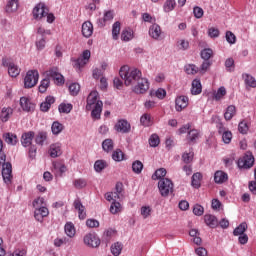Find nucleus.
Listing matches in <instances>:
<instances>
[{"instance_id":"393cba45","label":"nucleus","mask_w":256,"mask_h":256,"mask_svg":"<svg viewBox=\"0 0 256 256\" xmlns=\"http://www.w3.org/2000/svg\"><path fill=\"white\" fill-rule=\"evenodd\" d=\"M202 91H203V86L201 85V80L194 79L192 81V88H191L192 95H200Z\"/></svg>"},{"instance_id":"39448f33","label":"nucleus","mask_w":256,"mask_h":256,"mask_svg":"<svg viewBox=\"0 0 256 256\" xmlns=\"http://www.w3.org/2000/svg\"><path fill=\"white\" fill-rule=\"evenodd\" d=\"M255 165V157L251 151H247L245 155L238 160V167L240 169H251Z\"/></svg>"},{"instance_id":"338daca9","label":"nucleus","mask_w":256,"mask_h":256,"mask_svg":"<svg viewBox=\"0 0 256 256\" xmlns=\"http://www.w3.org/2000/svg\"><path fill=\"white\" fill-rule=\"evenodd\" d=\"M219 35H221V32L219 31V29L215 27H211L208 29V37H210L211 39H217Z\"/></svg>"},{"instance_id":"f03ea898","label":"nucleus","mask_w":256,"mask_h":256,"mask_svg":"<svg viewBox=\"0 0 256 256\" xmlns=\"http://www.w3.org/2000/svg\"><path fill=\"white\" fill-rule=\"evenodd\" d=\"M7 161V155L3 152V140L0 139V165H2V177L4 183L9 185L11 179H13V166Z\"/></svg>"},{"instance_id":"e2e57ef3","label":"nucleus","mask_w":256,"mask_h":256,"mask_svg":"<svg viewBox=\"0 0 256 256\" xmlns=\"http://www.w3.org/2000/svg\"><path fill=\"white\" fill-rule=\"evenodd\" d=\"M55 85H65V77L58 72L53 78Z\"/></svg>"},{"instance_id":"bf43d9fd","label":"nucleus","mask_w":256,"mask_h":256,"mask_svg":"<svg viewBox=\"0 0 256 256\" xmlns=\"http://www.w3.org/2000/svg\"><path fill=\"white\" fill-rule=\"evenodd\" d=\"M175 5H177L175 0H167L164 4V11L166 13H169L170 11H173V9H175Z\"/></svg>"},{"instance_id":"58836bf2","label":"nucleus","mask_w":256,"mask_h":256,"mask_svg":"<svg viewBox=\"0 0 256 256\" xmlns=\"http://www.w3.org/2000/svg\"><path fill=\"white\" fill-rule=\"evenodd\" d=\"M47 141V132H39L35 137V142L37 145L43 146Z\"/></svg>"},{"instance_id":"f704fd0d","label":"nucleus","mask_w":256,"mask_h":256,"mask_svg":"<svg viewBox=\"0 0 256 256\" xmlns=\"http://www.w3.org/2000/svg\"><path fill=\"white\" fill-rule=\"evenodd\" d=\"M123 251V244L120 242H116L111 246V253L114 256H120Z\"/></svg>"},{"instance_id":"774afa93","label":"nucleus","mask_w":256,"mask_h":256,"mask_svg":"<svg viewBox=\"0 0 256 256\" xmlns=\"http://www.w3.org/2000/svg\"><path fill=\"white\" fill-rule=\"evenodd\" d=\"M194 153L192 151L190 152H185L182 155V161L183 163L189 164L193 161Z\"/></svg>"},{"instance_id":"f257e3e1","label":"nucleus","mask_w":256,"mask_h":256,"mask_svg":"<svg viewBox=\"0 0 256 256\" xmlns=\"http://www.w3.org/2000/svg\"><path fill=\"white\" fill-rule=\"evenodd\" d=\"M119 75L124 80L126 87L137 85V81L142 78V73L139 69H130L128 65H124L120 68Z\"/></svg>"},{"instance_id":"a211bd4d","label":"nucleus","mask_w":256,"mask_h":256,"mask_svg":"<svg viewBox=\"0 0 256 256\" xmlns=\"http://www.w3.org/2000/svg\"><path fill=\"white\" fill-rule=\"evenodd\" d=\"M53 103H55V97L47 96L45 98V101L40 104V110L43 113H47V111H49V109H51V105H53Z\"/></svg>"},{"instance_id":"09e8293b","label":"nucleus","mask_w":256,"mask_h":256,"mask_svg":"<svg viewBox=\"0 0 256 256\" xmlns=\"http://www.w3.org/2000/svg\"><path fill=\"white\" fill-rule=\"evenodd\" d=\"M107 167V162L105 160H97L94 163V169L97 173H101V171H103V169H105Z\"/></svg>"},{"instance_id":"b1692460","label":"nucleus","mask_w":256,"mask_h":256,"mask_svg":"<svg viewBox=\"0 0 256 256\" xmlns=\"http://www.w3.org/2000/svg\"><path fill=\"white\" fill-rule=\"evenodd\" d=\"M204 221L208 227H211V229H215V227L219 225V221H217V217L211 214L205 215Z\"/></svg>"},{"instance_id":"ddd939ff","label":"nucleus","mask_w":256,"mask_h":256,"mask_svg":"<svg viewBox=\"0 0 256 256\" xmlns=\"http://www.w3.org/2000/svg\"><path fill=\"white\" fill-rule=\"evenodd\" d=\"M34 138H35V132L33 131L26 132L22 134L21 144L23 145V147H31V143Z\"/></svg>"},{"instance_id":"69168bd1","label":"nucleus","mask_w":256,"mask_h":256,"mask_svg":"<svg viewBox=\"0 0 256 256\" xmlns=\"http://www.w3.org/2000/svg\"><path fill=\"white\" fill-rule=\"evenodd\" d=\"M226 41L230 45H235L237 42V37L231 31H226Z\"/></svg>"},{"instance_id":"79ce46f5","label":"nucleus","mask_w":256,"mask_h":256,"mask_svg":"<svg viewBox=\"0 0 256 256\" xmlns=\"http://www.w3.org/2000/svg\"><path fill=\"white\" fill-rule=\"evenodd\" d=\"M184 71L187 75H197V73H199V68L194 64H188L184 67Z\"/></svg>"},{"instance_id":"052dcab7","label":"nucleus","mask_w":256,"mask_h":256,"mask_svg":"<svg viewBox=\"0 0 256 256\" xmlns=\"http://www.w3.org/2000/svg\"><path fill=\"white\" fill-rule=\"evenodd\" d=\"M79 91H81V86L79 85V83H72L69 86L70 95H73V96L78 95Z\"/></svg>"},{"instance_id":"bb28decb","label":"nucleus","mask_w":256,"mask_h":256,"mask_svg":"<svg viewBox=\"0 0 256 256\" xmlns=\"http://www.w3.org/2000/svg\"><path fill=\"white\" fill-rule=\"evenodd\" d=\"M201 179H203V175L199 172L192 175L191 185L194 189H199V187H201Z\"/></svg>"},{"instance_id":"ea45409f","label":"nucleus","mask_w":256,"mask_h":256,"mask_svg":"<svg viewBox=\"0 0 256 256\" xmlns=\"http://www.w3.org/2000/svg\"><path fill=\"white\" fill-rule=\"evenodd\" d=\"M49 85H51V80H49V78H44L38 87L39 92L46 93L47 89H49Z\"/></svg>"},{"instance_id":"680f3d73","label":"nucleus","mask_w":256,"mask_h":256,"mask_svg":"<svg viewBox=\"0 0 256 256\" xmlns=\"http://www.w3.org/2000/svg\"><path fill=\"white\" fill-rule=\"evenodd\" d=\"M150 95L151 96L155 95V97H157L158 99H165V97L167 96V91H165V89L163 88H159L158 90L155 91V93L151 91Z\"/></svg>"},{"instance_id":"9d476101","label":"nucleus","mask_w":256,"mask_h":256,"mask_svg":"<svg viewBox=\"0 0 256 256\" xmlns=\"http://www.w3.org/2000/svg\"><path fill=\"white\" fill-rule=\"evenodd\" d=\"M114 129L117 133H130L131 124L127 120L121 119L115 124Z\"/></svg>"},{"instance_id":"4be33fe9","label":"nucleus","mask_w":256,"mask_h":256,"mask_svg":"<svg viewBox=\"0 0 256 256\" xmlns=\"http://www.w3.org/2000/svg\"><path fill=\"white\" fill-rule=\"evenodd\" d=\"M186 139L190 145H195V143H197V139H199V130L192 129L188 131Z\"/></svg>"},{"instance_id":"5701e85b","label":"nucleus","mask_w":256,"mask_h":256,"mask_svg":"<svg viewBox=\"0 0 256 256\" xmlns=\"http://www.w3.org/2000/svg\"><path fill=\"white\" fill-rule=\"evenodd\" d=\"M235 115H237V108L235 107V105H230L226 108V111L224 113V119L225 121H231V119H233Z\"/></svg>"},{"instance_id":"3c124183","label":"nucleus","mask_w":256,"mask_h":256,"mask_svg":"<svg viewBox=\"0 0 256 256\" xmlns=\"http://www.w3.org/2000/svg\"><path fill=\"white\" fill-rule=\"evenodd\" d=\"M58 111H59V113H71V111H73V105L72 104L61 103L58 106Z\"/></svg>"},{"instance_id":"423d86ee","label":"nucleus","mask_w":256,"mask_h":256,"mask_svg":"<svg viewBox=\"0 0 256 256\" xmlns=\"http://www.w3.org/2000/svg\"><path fill=\"white\" fill-rule=\"evenodd\" d=\"M132 91L137 95H143V93H147V91H149V80L142 77L139 79V81L136 82L135 85H133Z\"/></svg>"},{"instance_id":"cd10ccee","label":"nucleus","mask_w":256,"mask_h":256,"mask_svg":"<svg viewBox=\"0 0 256 256\" xmlns=\"http://www.w3.org/2000/svg\"><path fill=\"white\" fill-rule=\"evenodd\" d=\"M3 139H4L5 143H7L8 145H17V141H19L17 139V135H15L13 133H5L3 135Z\"/></svg>"},{"instance_id":"a19ab883","label":"nucleus","mask_w":256,"mask_h":256,"mask_svg":"<svg viewBox=\"0 0 256 256\" xmlns=\"http://www.w3.org/2000/svg\"><path fill=\"white\" fill-rule=\"evenodd\" d=\"M112 159H113V161L121 162V161H123V159H125V153H123V151H121V149H116L112 153Z\"/></svg>"},{"instance_id":"7c9ffc66","label":"nucleus","mask_w":256,"mask_h":256,"mask_svg":"<svg viewBox=\"0 0 256 256\" xmlns=\"http://www.w3.org/2000/svg\"><path fill=\"white\" fill-rule=\"evenodd\" d=\"M50 157L55 159L61 155V146L59 144H52L49 149Z\"/></svg>"},{"instance_id":"37998d69","label":"nucleus","mask_w":256,"mask_h":256,"mask_svg":"<svg viewBox=\"0 0 256 256\" xmlns=\"http://www.w3.org/2000/svg\"><path fill=\"white\" fill-rule=\"evenodd\" d=\"M11 113H13V109L3 108L0 115L1 121H3V123H7V121H9V115H11Z\"/></svg>"},{"instance_id":"473e14b6","label":"nucleus","mask_w":256,"mask_h":256,"mask_svg":"<svg viewBox=\"0 0 256 256\" xmlns=\"http://www.w3.org/2000/svg\"><path fill=\"white\" fill-rule=\"evenodd\" d=\"M165 175H167V170L165 168H159L155 171V173L152 175L153 181H161V179H165Z\"/></svg>"},{"instance_id":"864d4df0","label":"nucleus","mask_w":256,"mask_h":256,"mask_svg":"<svg viewBox=\"0 0 256 256\" xmlns=\"http://www.w3.org/2000/svg\"><path fill=\"white\" fill-rule=\"evenodd\" d=\"M75 189H85L87 187V180L80 178L73 181Z\"/></svg>"},{"instance_id":"49530a36","label":"nucleus","mask_w":256,"mask_h":256,"mask_svg":"<svg viewBox=\"0 0 256 256\" xmlns=\"http://www.w3.org/2000/svg\"><path fill=\"white\" fill-rule=\"evenodd\" d=\"M110 213H112V215L121 213V203H119L117 200H114L110 206Z\"/></svg>"},{"instance_id":"6ab92c4d","label":"nucleus","mask_w":256,"mask_h":256,"mask_svg":"<svg viewBox=\"0 0 256 256\" xmlns=\"http://www.w3.org/2000/svg\"><path fill=\"white\" fill-rule=\"evenodd\" d=\"M103 111V101H97L92 109L91 117L93 119H101V113Z\"/></svg>"},{"instance_id":"4468645a","label":"nucleus","mask_w":256,"mask_h":256,"mask_svg":"<svg viewBox=\"0 0 256 256\" xmlns=\"http://www.w3.org/2000/svg\"><path fill=\"white\" fill-rule=\"evenodd\" d=\"M49 215V209L45 206H40L39 208H36L34 212V217L36 221H43V218L47 217Z\"/></svg>"},{"instance_id":"7ed1b4c3","label":"nucleus","mask_w":256,"mask_h":256,"mask_svg":"<svg viewBox=\"0 0 256 256\" xmlns=\"http://www.w3.org/2000/svg\"><path fill=\"white\" fill-rule=\"evenodd\" d=\"M158 189L161 197H169L173 194L174 184L169 178H162L158 181Z\"/></svg>"},{"instance_id":"0eeeda50","label":"nucleus","mask_w":256,"mask_h":256,"mask_svg":"<svg viewBox=\"0 0 256 256\" xmlns=\"http://www.w3.org/2000/svg\"><path fill=\"white\" fill-rule=\"evenodd\" d=\"M33 17L34 19H43V17H47L49 15V8L45 3H38L33 9Z\"/></svg>"},{"instance_id":"f3484780","label":"nucleus","mask_w":256,"mask_h":256,"mask_svg":"<svg viewBox=\"0 0 256 256\" xmlns=\"http://www.w3.org/2000/svg\"><path fill=\"white\" fill-rule=\"evenodd\" d=\"M82 35L86 37V39H89V37L93 35V23L86 21L82 24Z\"/></svg>"},{"instance_id":"1a4fd4ad","label":"nucleus","mask_w":256,"mask_h":256,"mask_svg":"<svg viewBox=\"0 0 256 256\" xmlns=\"http://www.w3.org/2000/svg\"><path fill=\"white\" fill-rule=\"evenodd\" d=\"M89 59H91V51L85 50L82 53V56L75 60L74 67H76V69L83 68L84 65H87L89 63Z\"/></svg>"},{"instance_id":"6e6552de","label":"nucleus","mask_w":256,"mask_h":256,"mask_svg":"<svg viewBox=\"0 0 256 256\" xmlns=\"http://www.w3.org/2000/svg\"><path fill=\"white\" fill-rule=\"evenodd\" d=\"M84 243L88 247L97 249V247H99V245H101V239H99V237H97V235L89 233L86 236H84Z\"/></svg>"},{"instance_id":"de8ad7c7","label":"nucleus","mask_w":256,"mask_h":256,"mask_svg":"<svg viewBox=\"0 0 256 256\" xmlns=\"http://www.w3.org/2000/svg\"><path fill=\"white\" fill-rule=\"evenodd\" d=\"M200 55L204 61H209L213 57V50L210 48H205L201 51Z\"/></svg>"},{"instance_id":"603ef678","label":"nucleus","mask_w":256,"mask_h":256,"mask_svg":"<svg viewBox=\"0 0 256 256\" xmlns=\"http://www.w3.org/2000/svg\"><path fill=\"white\" fill-rule=\"evenodd\" d=\"M238 131L241 135H247L249 132V125L247 124V121L243 120L238 124Z\"/></svg>"},{"instance_id":"0e129e2a","label":"nucleus","mask_w":256,"mask_h":256,"mask_svg":"<svg viewBox=\"0 0 256 256\" xmlns=\"http://www.w3.org/2000/svg\"><path fill=\"white\" fill-rule=\"evenodd\" d=\"M140 123L144 126V127H149V125H151V115L149 114H143L140 118Z\"/></svg>"},{"instance_id":"a18cd8bd","label":"nucleus","mask_w":256,"mask_h":256,"mask_svg":"<svg viewBox=\"0 0 256 256\" xmlns=\"http://www.w3.org/2000/svg\"><path fill=\"white\" fill-rule=\"evenodd\" d=\"M51 129L53 135H59V133H61V131H63L65 127L63 126V124L59 123L58 121H55L53 122Z\"/></svg>"},{"instance_id":"6e6d98bb","label":"nucleus","mask_w":256,"mask_h":256,"mask_svg":"<svg viewBox=\"0 0 256 256\" xmlns=\"http://www.w3.org/2000/svg\"><path fill=\"white\" fill-rule=\"evenodd\" d=\"M227 95V90L225 89V87H220L216 93H214V99L216 101H220V99H223V97H225Z\"/></svg>"},{"instance_id":"13d9d810","label":"nucleus","mask_w":256,"mask_h":256,"mask_svg":"<svg viewBox=\"0 0 256 256\" xmlns=\"http://www.w3.org/2000/svg\"><path fill=\"white\" fill-rule=\"evenodd\" d=\"M122 41H131L133 39V32L128 29H124L121 33Z\"/></svg>"},{"instance_id":"e433bc0d","label":"nucleus","mask_w":256,"mask_h":256,"mask_svg":"<svg viewBox=\"0 0 256 256\" xmlns=\"http://www.w3.org/2000/svg\"><path fill=\"white\" fill-rule=\"evenodd\" d=\"M102 148L103 151H105L106 153H110V151H113L114 148V143L112 139H105L102 142Z\"/></svg>"},{"instance_id":"5fc2aeb1","label":"nucleus","mask_w":256,"mask_h":256,"mask_svg":"<svg viewBox=\"0 0 256 256\" xmlns=\"http://www.w3.org/2000/svg\"><path fill=\"white\" fill-rule=\"evenodd\" d=\"M161 140L159 139V135L152 134L149 138V145L150 147H159Z\"/></svg>"},{"instance_id":"f8f14e48","label":"nucleus","mask_w":256,"mask_h":256,"mask_svg":"<svg viewBox=\"0 0 256 256\" xmlns=\"http://www.w3.org/2000/svg\"><path fill=\"white\" fill-rule=\"evenodd\" d=\"M20 107H22L23 111H26V113L35 111V104L27 97L20 98Z\"/></svg>"},{"instance_id":"a878e982","label":"nucleus","mask_w":256,"mask_h":256,"mask_svg":"<svg viewBox=\"0 0 256 256\" xmlns=\"http://www.w3.org/2000/svg\"><path fill=\"white\" fill-rule=\"evenodd\" d=\"M149 35L152 39H159L161 37V26L153 24L149 29Z\"/></svg>"},{"instance_id":"c9c22d12","label":"nucleus","mask_w":256,"mask_h":256,"mask_svg":"<svg viewBox=\"0 0 256 256\" xmlns=\"http://www.w3.org/2000/svg\"><path fill=\"white\" fill-rule=\"evenodd\" d=\"M8 73L11 77H17L19 73H21V70L15 63L10 62L9 63V68H8Z\"/></svg>"},{"instance_id":"8fccbe9b","label":"nucleus","mask_w":256,"mask_h":256,"mask_svg":"<svg viewBox=\"0 0 256 256\" xmlns=\"http://www.w3.org/2000/svg\"><path fill=\"white\" fill-rule=\"evenodd\" d=\"M132 171L139 175L143 171V162L136 160L132 163Z\"/></svg>"},{"instance_id":"72a5a7b5","label":"nucleus","mask_w":256,"mask_h":256,"mask_svg":"<svg viewBox=\"0 0 256 256\" xmlns=\"http://www.w3.org/2000/svg\"><path fill=\"white\" fill-rule=\"evenodd\" d=\"M119 33H121V22L116 21L112 26V37L114 41L119 39Z\"/></svg>"},{"instance_id":"2eb2a0df","label":"nucleus","mask_w":256,"mask_h":256,"mask_svg":"<svg viewBox=\"0 0 256 256\" xmlns=\"http://www.w3.org/2000/svg\"><path fill=\"white\" fill-rule=\"evenodd\" d=\"M176 111H183L189 105V98L187 96H179L175 100Z\"/></svg>"},{"instance_id":"412c9836","label":"nucleus","mask_w":256,"mask_h":256,"mask_svg":"<svg viewBox=\"0 0 256 256\" xmlns=\"http://www.w3.org/2000/svg\"><path fill=\"white\" fill-rule=\"evenodd\" d=\"M114 17H115V14L113 10L106 11L104 13V17L98 20L99 27H105V23H107V21H113Z\"/></svg>"},{"instance_id":"2f4dec72","label":"nucleus","mask_w":256,"mask_h":256,"mask_svg":"<svg viewBox=\"0 0 256 256\" xmlns=\"http://www.w3.org/2000/svg\"><path fill=\"white\" fill-rule=\"evenodd\" d=\"M17 9H19V0H9L6 5V12L14 13Z\"/></svg>"},{"instance_id":"c85d7f7f","label":"nucleus","mask_w":256,"mask_h":256,"mask_svg":"<svg viewBox=\"0 0 256 256\" xmlns=\"http://www.w3.org/2000/svg\"><path fill=\"white\" fill-rule=\"evenodd\" d=\"M53 169L60 177H63V173L67 172V166L59 162H53Z\"/></svg>"},{"instance_id":"20e7f679","label":"nucleus","mask_w":256,"mask_h":256,"mask_svg":"<svg viewBox=\"0 0 256 256\" xmlns=\"http://www.w3.org/2000/svg\"><path fill=\"white\" fill-rule=\"evenodd\" d=\"M39 81V72L37 70H29L24 78L25 89H32Z\"/></svg>"},{"instance_id":"4d7b16f0","label":"nucleus","mask_w":256,"mask_h":256,"mask_svg":"<svg viewBox=\"0 0 256 256\" xmlns=\"http://www.w3.org/2000/svg\"><path fill=\"white\" fill-rule=\"evenodd\" d=\"M59 72V68L56 66L50 67L45 73L47 79H53Z\"/></svg>"},{"instance_id":"aec40b11","label":"nucleus","mask_w":256,"mask_h":256,"mask_svg":"<svg viewBox=\"0 0 256 256\" xmlns=\"http://www.w3.org/2000/svg\"><path fill=\"white\" fill-rule=\"evenodd\" d=\"M74 208L78 211L79 219H85L87 217V213L85 212V206L81 203V200L77 199L74 201Z\"/></svg>"},{"instance_id":"9b49d317","label":"nucleus","mask_w":256,"mask_h":256,"mask_svg":"<svg viewBox=\"0 0 256 256\" xmlns=\"http://www.w3.org/2000/svg\"><path fill=\"white\" fill-rule=\"evenodd\" d=\"M97 101H101L99 100V92L92 91L87 97L86 110L91 111L97 105Z\"/></svg>"},{"instance_id":"c03bdc74","label":"nucleus","mask_w":256,"mask_h":256,"mask_svg":"<svg viewBox=\"0 0 256 256\" xmlns=\"http://www.w3.org/2000/svg\"><path fill=\"white\" fill-rule=\"evenodd\" d=\"M64 230L68 237H75V225L71 222L66 223Z\"/></svg>"},{"instance_id":"dca6fc26","label":"nucleus","mask_w":256,"mask_h":256,"mask_svg":"<svg viewBox=\"0 0 256 256\" xmlns=\"http://www.w3.org/2000/svg\"><path fill=\"white\" fill-rule=\"evenodd\" d=\"M229 180V176L224 171L218 170L214 174V181L218 185H221Z\"/></svg>"},{"instance_id":"4c0bfd02","label":"nucleus","mask_w":256,"mask_h":256,"mask_svg":"<svg viewBox=\"0 0 256 256\" xmlns=\"http://www.w3.org/2000/svg\"><path fill=\"white\" fill-rule=\"evenodd\" d=\"M242 77L244 79L245 84L248 87H252V88L256 87V80H255V78L253 76H251L249 74H243Z\"/></svg>"},{"instance_id":"c756f323","label":"nucleus","mask_w":256,"mask_h":256,"mask_svg":"<svg viewBox=\"0 0 256 256\" xmlns=\"http://www.w3.org/2000/svg\"><path fill=\"white\" fill-rule=\"evenodd\" d=\"M248 226H247V222H242L239 226H237L234 231H233V235L235 237H239L240 235H245V231H247Z\"/></svg>"}]
</instances>
